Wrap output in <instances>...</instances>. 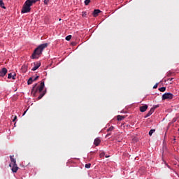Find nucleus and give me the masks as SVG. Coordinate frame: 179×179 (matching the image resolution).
Listing matches in <instances>:
<instances>
[{
	"label": "nucleus",
	"mask_w": 179,
	"mask_h": 179,
	"mask_svg": "<svg viewBox=\"0 0 179 179\" xmlns=\"http://www.w3.org/2000/svg\"><path fill=\"white\" fill-rule=\"evenodd\" d=\"M38 1V0H27L22 7L21 13H29L30 10H31V6L33 3H36V2Z\"/></svg>",
	"instance_id": "obj_1"
},
{
	"label": "nucleus",
	"mask_w": 179,
	"mask_h": 179,
	"mask_svg": "<svg viewBox=\"0 0 179 179\" xmlns=\"http://www.w3.org/2000/svg\"><path fill=\"white\" fill-rule=\"evenodd\" d=\"M47 47H48V43L39 45L32 54V58L34 59L36 58V55H41L43 54V51H44V48H47Z\"/></svg>",
	"instance_id": "obj_2"
},
{
	"label": "nucleus",
	"mask_w": 179,
	"mask_h": 179,
	"mask_svg": "<svg viewBox=\"0 0 179 179\" xmlns=\"http://www.w3.org/2000/svg\"><path fill=\"white\" fill-rule=\"evenodd\" d=\"M10 163L9 164L10 167H11V170L13 173H17V170H19V167H17V164H16V159L13 158V156H10Z\"/></svg>",
	"instance_id": "obj_3"
},
{
	"label": "nucleus",
	"mask_w": 179,
	"mask_h": 179,
	"mask_svg": "<svg viewBox=\"0 0 179 179\" xmlns=\"http://www.w3.org/2000/svg\"><path fill=\"white\" fill-rule=\"evenodd\" d=\"M174 97V94L172 93L168 92L162 95V100H171Z\"/></svg>",
	"instance_id": "obj_4"
},
{
	"label": "nucleus",
	"mask_w": 179,
	"mask_h": 179,
	"mask_svg": "<svg viewBox=\"0 0 179 179\" xmlns=\"http://www.w3.org/2000/svg\"><path fill=\"white\" fill-rule=\"evenodd\" d=\"M34 66L32 68L31 71H37L39 66H41V63L40 62H34Z\"/></svg>",
	"instance_id": "obj_5"
},
{
	"label": "nucleus",
	"mask_w": 179,
	"mask_h": 179,
	"mask_svg": "<svg viewBox=\"0 0 179 179\" xmlns=\"http://www.w3.org/2000/svg\"><path fill=\"white\" fill-rule=\"evenodd\" d=\"M6 73H8V69H6V68H3L0 71V76H1V78H3V76H5V75H6Z\"/></svg>",
	"instance_id": "obj_6"
},
{
	"label": "nucleus",
	"mask_w": 179,
	"mask_h": 179,
	"mask_svg": "<svg viewBox=\"0 0 179 179\" xmlns=\"http://www.w3.org/2000/svg\"><path fill=\"white\" fill-rule=\"evenodd\" d=\"M44 82H42L41 83V85L40 87H38L37 89H36V92H38L39 93H41V92H43V90H44Z\"/></svg>",
	"instance_id": "obj_7"
},
{
	"label": "nucleus",
	"mask_w": 179,
	"mask_h": 179,
	"mask_svg": "<svg viewBox=\"0 0 179 179\" xmlns=\"http://www.w3.org/2000/svg\"><path fill=\"white\" fill-rule=\"evenodd\" d=\"M148 110V105H144L140 107L141 113H145Z\"/></svg>",
	"instance_id": "obj_8"
},
{
	"label": "nucleus",
	"mask_w": 179,
	"mask_h": 179,
	"mask_svg": "<svg viewBox=\"0 0 179 179\" xmlns=\"http://www.w3.org/2000/svg\"><path fill=\"white\" fill-rule=\"evenodd\" d=\"M152 113H155V108H152L150 111L146 114L145 118H148V117H150Z\"/></svg>",
	"instance_id": "obj_9"
},
{
	"label": "nucleus",
	"mask_w": 179,
	"mask_h": 179,
	"mask_svg": "<svg viewBox=\"0 0 179 179\" xmlns=\"http://www.w3.org/2000/svg\"><path fill=\"white\" fill-rule=\"evenodd\" d=\"M15 76H16V74L13 73H8V79H13V80H15V79H16Z\"/></svg>",
	"instance_id": "obj_10"
},
{
	"label": "nucleus",
	"mask_w": 179,
	"mask_h": 179,
	"mask_svg": "<svg viewBox=\"0 0 179 179\" xmlns=\"http://www.w3.org/2000/svg\"><path fill=\"white\" fill-rule=\"evenodd\" d=\"M101 142V141H100L99 139V138H95L94 141V145H95V146H99V145H100V143Z\"/></svg>",
	"instance_id": "obj_11"
},
{
	"label": "nucleus",
	"mask_w": 179,
	"mask_h": 179,
	"mask_svg": "<svg viewBox=\"0 0 179 179\" xmlns=\"http://www.w3.org/2000/svg\"><path fill=\"white\" fill-rule=\"evenodd\" d=\"M100 10H99V9H96V10H94V12H93V16L94 17H96V16H97V15H99V13H100Z\"/></svg>",
	"instance_id": "obj_12"
},
{
	"label": "nucleus",
	"mask_w": 179,
	"mask_h": 179,
	"mask_svg": "<svg viewBox=\"0 0 179 179\" xmlns=\"http://www.w3.org/2000/svg\"><path fill=\"white\" fill-rule=\"evenodd\" d=\"M45 94V91H43L42 93L40 94V95L38 96V100H41V99H43L44 97V95Z\"/></svg>",
	"instance_id": "obj_13"
},
{
	"label": "nucleus",
	"mask_w": 179,
	"mask_h": 179,
	"mask_svg": "<svg viewBox=\"0 0 179 179\" xmlns=\"http://www.w3.org/2000/svg\"><path fill=\"white\" fill-rule=\"evenodd\" d=\"M0 6L3 9H6V7H5V3H3V1L0 0Z\"/></svg>",
	"instance_id": "obj_14"
},
{
	"label": "nucleus",
	"mask_w": 179,
	"mask_h": 179,
	"mask_svg": "<svg viewBox=\"0 0 179 179\" xmlns=\"http://www.w3.org/2000/svg\"><path fill=\"white\" fill-rule=\"evenodd\" d=\"M34 81V80L33 78L31 77L29 78L27 83H28V85H31V83H33Z\"/></svg>",
	"instance_id": "obj_15"
},
{
	"label": "nucleus",
	"mask_w": 179,
	"mask_h": 179,
	"mask_svg": "<svg viewBox=\"0 0 179 179\" xmlns=\"http://www.w3.org/2000/svg\"><path fill=\"white\" fill-rule=\"evenodd\" d=\"M155 132H156V129H155L150 130V131H149L150 136H152V135H153V134H155Z\"/></svg>",
	"instance_id": "obj_16"
},
{
	"label": "nucleus",
	"mask_w": 179,
	"mask_h": 179,
	"mask_svg": "<svg viewBox=\"0 0 179 179\" xmlns=\"http://www.w3.org/2000/svg\"><path fill=\"white\" fill-rule=\"evenodd\" d=\"M122 120H124V116L117 115V121H122Z\"/></svg>",
	"instance_id": "obj_17"
},
{
	"label": "nucleus",
	"mask_w": 179,
	"mask_h": 179,
	"mask_svg": "<svg viewBox=\"0 0 179 179\" xmlns=\"http://www.w3.org/2000/svg\"><path fill=\"white\" fill-rule=\"evenodd\" d=\"M159 92H166V87L159 88Z\"/></svg>",
	"instance_id": "obj_18"
},
{
	"label": "nucleus",
	"mask_w": 179,
	"mask_h": 179,
	"mask_svg": "<svg viewBox=\"0 0 179 179\" xmlns=\"http://www.w3.org/2000/svg\"><path fill=\"white\" fill-rule=\"evenodd\" d=\"M71 38H72V36L71 35H69L66 37V40L67 41H69L71 40Z\"/></svg>",
	"instance_id": "obj_19"
},
{
	"label": "nucleus",
	"mask_w": 179,
	"mask_h": 179,
	"mask_svg": "<svg viewBox=\"0 0 179 179\" xmlns=\"http://www.w3.org/2000/svg\"><path fill=\"white\" fill-rule=\"evenodd\" d=\"M85 5L87 6L90 3V0H85L84 1Z\"/></svg>",
	"instance_id": "obj_20"
},
{
	"label": "nucleus",
	"mask_w": 179,
	"mask_h": 179,
	"mask_svg": "<svg viewBox=\"0 0 179 179\" xmlns=\"http://www.w3.org/2000/svg\"><path fill=\"white\" fill-rule=\"evenodd\" d=\"M114 129V127L113 126H111L110 127H109L108 129H107V131L108 132H110V131H113Z\"/></svg>",
	"instance_id": "obj_21"
},
{
	"label": "nucleus",
	"mask_w": 179,
	"mask_h": 179,
	"mask_svg": "<svg viewBox=\"0 0 179 179\" xmlns=\"http://www.w3.org/2000/svg\"><path fill=\"white\" fill-rule=\"evenodd\" d=\"M90 166H92L90 164H86L85 169H90Z\"/></svg>",
	"instance_id": "obj_22"
},
{
	"label": "nucleus",
	"mask_w": 179,
	"mask_h": 179,
	"mask_svg": "<svg viewBox=\"0 0 179 179\" xmlns=\"http://www.w3.org/2000/svg\"><path fill=\"white\" fill-rule=\"evenodd\" d=\"M45 5H48V3L50 2V0H44L43 1Z\"/></svg>",
	"instance_id": "obj_23"
},
{
	"label": "nucleus",
	"mask_w": 179,
	"mask_h": 179,
	"mask_svg": "<svg viewBox=\"0 0 179 179\" xmlns=\"http://www.w3.org/2000/svg\"><path fill=\"white\" fill-rule=\"evenodd\" d=\"M12 117H13V122H15L16 120H17V116H12Z\"/></svg>",
	"instance_id": "obj_24"
},
{
	"label": "nucleus",
	"mask_w": 179,
	"mask_h": 179,
	"mask_svg": "<svg viewBox=\"0 0 179 179\" xmlns=\"http://www.w3.org/2000/svg\"><path fill=\"white\" fill-rule=\"evenodd\" d=\"M83 17H86L87 13L86 12H83Z\"/></svg>",
	"instance_id": "obj_25"
},
{
	"label": "nucleus",
	"mask_w": 179,
	"mask_h": 179,
	"mask_svg": "<svg viewBox=\"0 0 179 179\" xmlns=\"http://www.w3.org/2000/svg\"><path fill=\"white\" fill-rule=\"evenodd\" d=\"M158 84H155L153 87V89H157Z\"/></svg>",
	"instance_id": "obj_26"
},
{
	"label": "nucleus",
	"mask_w": 179,
	"mask_h": 179,
	"mask_svg": "<svg viewBox=\"0 0 179 179\" xmlns=\"http://www.w3.org/2000/svg\"><path fill=\"white\" fill-rule=\"evenodd\" d=\"M38 79V76H37L36 77H35V78H34V81L37 80Z\"/></svg>",
	"instance_id": "obj_27"
},
{
	"label": "nucleus",
	"mask_w": 179,
	"mask_h": 179,
	"mask_svg": "<svg viewBox=\"0 0 179 179\" xmlns=\"http://www.w3.org/2000/svg\"><path fill=\"white\" fill-rule=\"evenodd\" d=\"M26 113H27V109L24 112V113L22 114V115H26Z\"/></svg>",
	"instance_id": "obj_28"
},
{
	"label": "nucleus",
	"mask_w": 179,
	"mask_h": 179,
	"mask_svg": "<svg viewBox=\"0 0 179 179\" xmlns=\"http://www.w3.org/2000/svg\"><path fill=\"white\" fill-rule=\"evenodd\" d=\"M100 156H101V157H103V156H104V152L101 153Z\"/></svg>",
	"instance_id": "obj_29"
},
{
	"label": "nucleus",
	"mask_w": 179,
	"mask_h": 179,
	"mask_svg": "<svg viewBox=\"0 0 179 179\" xmlns=\"http://www.w3.org/2000/svg\"><path fill=\"white\" fill-rule=\"evenodd\" d=\"M168 80H169L170 82H171V80H173V78H169Z\"/></svg>",
	"instance_id": "obj_30"
},
{
	"label": "nucleus",
	"mask_w": 179,
	"mask_h": 179,
	"mask_svg": "<svg viewBox=\"0 0 179 179\" xmlns=\"http://www.w3.org/2000/svg\"><path fill=\"white\" fill-rule=\"evenodd\" d=\"M110 135H111V134H110V133L108 134H106V137H107V136H110Z\"/></svg>",
	"instance_id": "obj_31"
},
{
	"label": "nucleus",
	"mask_w": 179,
	"mask_h": 179,
	"mask_svg": "<svg viewBox=\"0 0 179 179\" xmlns=\"http://www.w3.org/2000/svg\"><path fill=\"white\" fill-rule=\"evenodd\" d=\"M105 157H106V158H107V157H110V156L106 155Z\"/></svg>",
	"instance_id": "obj_32"
},
{
	"label": "nucleus",
	"mask_w": 179,
	"mask_h": 179,
	"mask_svg": "<svg viewBox=\"0 0 179 179\" xmlns=\"http://www.w3.org/2000/svg\"><path fill=\"white\" fill-rule=\"evenodd\" d=\"M173 122H176V120L173 119Z\"/></svg>",
	"instance_id": "obj_33"
},
{
	"label": "nucleus",
	"mask_w": 179,
	"mask_h": 179,
	"mask_svg": "<svg viewBox=\"0 0 179 179\" xmlns=\"http://www.w3.org/2000/svg\"><path fill=\"white\" fill-rule=\"evenodd\" d=\"M167 167H169V169H170V166L167 165Z\"/></svg>",
	"instance_id": "obj_34"
},
{
	"label": "nucleus",
	"mask_w": 179,
	"mask_h": 179,
	"mask_svg": "<svg viewBox=\"0 0 179 179\" xmlns=\"http://www.w3.org/2000/svg\"><path fill=\"white\" fill-rule=\"evenodd\" d=\"M178 131H179V129H178Z\"/></svg>",
	"instance_id": "obj_35"
}]
</instances>
